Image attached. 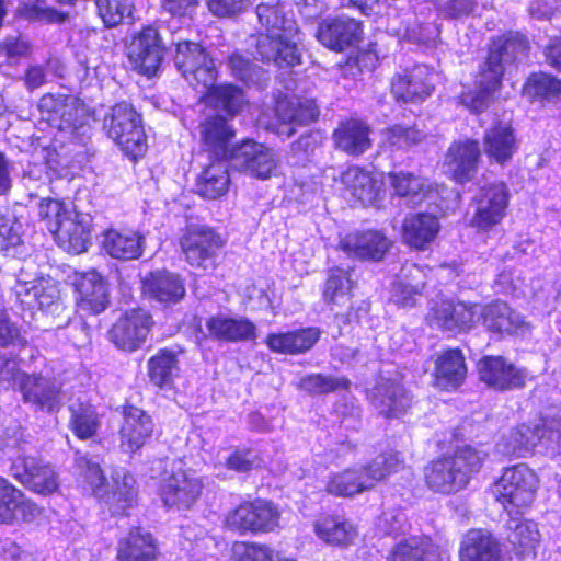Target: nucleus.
<instances>
[{
	"instance_id": "f257e3e1",
	"label": "nucleus",
	"mask_w": 561,
	"mask_h": 561,
	"mask_svg": "<svg viewBox=\"0 0 561 561\" xmlns=\"http://www.w3.org/2000/svg\"><path fill=\"white\" fill-rule=\"evenodd\" d=\"M525 48L526 41L512 32L493 36L486 46L485 56L473 75V88L460 92L459 103L472 114L483 113L503 89L505 64L514 61L519 50Z\"/></svg>"
},
{
	"instance_id": "f03ea898",
	"label": "nucleus",
	"mask_w": 561,
	"mask_h": 561,
	"mask_svg": "<svg viewBox=\"0 0 561 561\" xmlns=\"http://www.w3.org/2000/svg\"><path fill=\"white\" fill-rule=\"evenodd\" d=\"M486 454L465 444L431 459L423 468L425 486L433 493L454 495L466 490L483 468Z\"/></svg>"
},
{
	"instance_id": "7ed1b4c3",
	"label": "nucleus",
	"mask_w": 561,
	"mask_h": 561,
	"mask_svg": "<svg viewBox=\"0 0 561 561\" xmlns=\"http://www.w3.org/2000/svg\"><path fill=\"white\" fill-rule=\"evenodd\" d=\"M539 485L537 472L519 462L504 467L489 490L494 502L508 515H523L535 503Z\"/></svg>"
},
{
	"instance_id": "20e7f679",
	"label": "nucleus",
	"mask_w": 561,
	"mask_h": 561,
	"mask_svg": "<svg viewBox=\"0 0 561 561\" xmlns=\"http://www.w3.org/2000/svg\"><path fill=\"white\" fill-rule=\"evenodd\" d=\"M106 136L131 162L145 157L148 138L141 114L128 102H116L104 118Z\"/></svg>"
},
{
	"instance_id": "39448f33",
	"label": "nucleus",
	"mask_w": 561,
	"mask_h": 561,
	"mask_svg": "<svg viewBox=\"0 0 561 561\" xmlns=\"http://www.w3.org/2000/svg\"><path fill=\"white\" fill-rule=\"evenodd\" d=\"M282 511L273 500L253 497L240 501L224 516L225 530L238 536H259L280 529Z\"/></svg>"
},
{
	"instance_id": "423d86ee",
	"label": "nucleus",
	"mask_w": 561,
	"mask_h": 561,
	"mask_svg": "<svg viewBox=\"0 0 561 561\" xmlns=\"http://www.w3.org/2000/svg\"><path fill=\"white\" fill-rule=\"evenodd\" d=\"M38 217L45 224L54 240L66 252L81 254L90 245V229L71 217L64 201L44 197L38 203Z\"/></svg>"
},
{
	"instance_id": "0eeeda50",
	"label": "nucleus",
	"mask_w": 561,
	"mask_h": 561,
	"mask_svg": "<svg viewBox=\"0 0 561 561\" xmlns=\"http://www.w3.org/2000/svg\"><path fill=\"white\" fill-rule=\"evenodd\" d=\"M178 244L184 261L192 268L214 271L220 264L227 241L209 225L188 224L182 229Z\"/></svg>"
},
{
	"instance_id": "6e6552de",
	"label": "nucleus",
	"mask_w": 561,
	"mask_h": 561,
	"mask_svg": "<svg viewBox=\"0 0 561 561\" xmlns=\"http://www.w3.org/2000/svg\"><path fill=\"white\" fill-rule=\"evenodd\" d=\"M38 112L60 131H77L94 118V111L80 98L64 93H44Z\"/></svg>"
},
{
	"instance_id": "1a4fd4ad",
	"label": "nucleus",
	"mask_w": 561,
	"mask_h": 561,
	"mask_svg": "<svg viewBox=\"0 0 561 561\" xmlns=\"http://www.w3.org/2000/svg\"><path fill=\"white\" fill-rule=\"evenodd\" d=\"M156 321L145 307L136 306L121 312L107 331V340L125 353L142 348L151 335Z\"/></svg>"
},
{
	"instance_id": "9d476101",
	"label": "nucleus",
	"mask_w": 561,
	"mask_h": 561,
	"mask_svg": "<svg viewBox=\"0 0 561 561\" xmlns=\"http://www.w3.org/2000/svg\"><path fill=\"white\" fill-rule=\"evenodd\" d=\"M228 162L236 171L261 181L276 176L279 169V160L274 149L250 137L234 144Z\"/></svg>"
},
{
	"instance_id": "9b49d317",
	"label": "nucleus",
	"mask_w": 561,
	"mask_h": 561,
	"mask_svg": "<svg viewBox=\"0 0 561 561\" xmlns=\"http://www.w3.org/2000/svg\"><path fill=\"white\" fill-rule=\"evenodd\" d=\"M354 267L333 265L325 270V276L321 284V300L328 309L350 321L358 318V308L354 307V290L357 280L353 278Z\"/></svg>"
},
{
	"instance_id": "f8f14e48",
	"label": "nucleus",
	"mask_w": 561,
	"mask_h": 561,
	"mask_svg": "<svg viewBox=\"0 0 561 561\" xmlns=\"http://www.w3.org/2000/svg\"><path fill=\"white\" fill-rule=\"evenodd\" d=\"M121 424L117 431L118 447L122 453L133 456L149 445L156 434L152 415L129 400L117 409Z\"/></svg>"
},
{
	"instance_id": "ddd939ff",
	"label": "nucleus",
	"mask_w": 561,
	"mask_h": 561,
	"mask_svg": "<svg viewBox=\"0 0 561 561\" xmlns=\"http://www.w3.org/2000/svg\"><path fill=\"white\" fill-rule=\"evenodd\" d=\"M474 211L470 226L478 232H489L501 225L508 214L511 193L504 181L482 186L472 198Z\"/></svg>"
},
{
	"instance_id": "4468645a",
	"label": "nucleus",
	"mask_w": 561,
	"mask_h": 561,
	"mask_svg": "<svg viewBox=\"0 0 561 561\" xmlns=\"http://www.w3.org/2000/svg\"><path fill=\"white\" fill-rule=\"evenodd\" d=\"M174 64L195 90L216 81L218 71L210 54L199 43L180 41L175 45Z\"/></svg>"
},
{
	"instance_id": "2eb2a0df",
	"label": "nucleus",
	"mask_w": 561,
	"mask_h": 561,
	"mask_svg": "<svg viewBox=\"0 0 561 561\" xmlns=\"http://www.w3.org/2000/svg\"><path fill=\"white\" fill-rule=\"evenodd\" d=\"M71 287L76 312L99 316L111 304L107 280L95 268L73 272Z\"/></svg>"
},
{
	"instance_id": "dca6fc26",
	"label": "nucleus",
	"mask_w": 561,
	"mask_h": 561,
	"mask_svg": "<svg viewBox=\"0 0 561 561\" xmlns=\"http://www.w3.org/2000/svg\"><path fill=\"white\" fill-rule=\"evenodd\" d=\"M427 324L454 334L468 333L479 321L477 302L454 299L436 301L426 316Z\"/></svg>"
},
{
	"instance_id": "f3484780",
	"label": "nucleus",
	"mask_w": 561,
	"mask_h": 561,
	"mask_svg": "<svg viewBox=\"0 0 561 561\" xmlns=\"http://www.w3.org/2000/svg\"><path fill=\"white\" fill-rule=\"evenodd\" d=\"M199 146L208 159L229 160L237 141V129L230 118L220 113L205 116L198 123Z\"/></svg>"
},
{
	"instance_id": "a211bd4d",
	"label": "nucleus",
	"mask_w": 561,
	"mask_h": 561,
	"mask_svg": "<svg viewBox=\"0 0 561 561\" xmlns=\"http://www.w3.org/2000/svg\"><path fill=\"white\" fill-rule=\"evenodd\" d=\"M45 515V508L28 497L7 478L0 476V524H34Z\"/></svg>"
},
{
	"instance_id": "6ab92c4d",
	"label": "nucleus",
	"mask_w": 561,
	"mask_h": 561,
	"mask_svg": "<svg viewBox=\"0 0 561 561\" xmlns=\"http://www.w3.org/2000/svg\"><path fill=\"white\" fill-rule=\"evenodd\" d=\"M481 156L478 139L465 138L451 141L443 160L446 176L458 185L472 182L478 174Z\"/></svg>"
},
{
	"instance_id": "aec40b11",
	"label": "nucleus",
	"mask_w": 561,
	"mask_h": 561,
	"mask_svg": "<svg viewBox=\"0 0 561 561\" xmlns=\"http://www.w3.org/2000/svg\"><path fill=\"white\" fill-rule=\"evenodd\" d=\"M478 379L485 387L505 392L526 386V371L503 355H483L476 365Z\"/></svg>"
},
{
	"instance_id": "412c9836",
	"label": "nucleus",
	"mask_w": 561,
	"mask_h": 561,
	"mask_svg": "<svg viewBox=\"0 0 561 561\" xmlns=\"http://www.w3.org/2000/svg\"><path fill=\"white\" fill-rule=\"evenodd\" d=\"M316 37L325 48L334 53H343L362 43L364 23L347 15L329 16L319 22Z\"/></svg>"
},
{
	"instance_id": "4be33fe9",
	"label": "nucleus",
	"mask_w": 561,
	"mask_h": 561,
	"mask_svg": "<svg viewBox=\"0 0 561 561\" xmlns=\"http://www.w3.org/2000/svg\"><path fill=\"white\" fill-rule=\"evenodd\" d=\"M204 483L185 470L171 472L159 484L158 494L168 510H191L203 494Z\"/></svg>"
},
{
	"instance_id": "5701e85b",
	"label": "nucleus",
	"mask_w": 561,
	"mask_h": 561,
	"mask_svg": "<svg viewBox=\"0 0 561 561\" xmlns=\"http://www.w3.org/2000/svg\"><path fill=\"white\" fill-rule=\"evenodd\" d=\"M12 477L28 491L49 496L59 490V477L53 466L41 458L21 456L11 463Z\"/></svg>"
},
{
	"instance_id": "b1692460",
	"label": "nucleus",
	"mask_w": 561,
	"mask_h": 561,
	"mask_svg": "<svg viewBox=\"0 0 561 561\" xmlns=\"http://www.w3.org/2000/svg\"><path fill=\"white\" fill-rule=\"evenodd\" d=\"M392 244V240L383 231L363 229L346 233L340 239L337 249L350 259L378 263L386 257Z\"/></svg>"
},
{
	"instance_id": "393cba45",
	"label": "nucleus",
	"mask_w": 561,
	"mask_h": 561,
	"mask_svg": "<svg viewBox=\"0 0 561 561\" xmlns=\"http://www.w3.org/2000/svg\"><path fill=\"white\" fill-rule=\"evenodd\" d=\"M434 90L432 72L420 65L394 73L389 83L393 100L402 104H421L433 94Z\"/></svg>"
},
{
	"instance_id": "a878e982",
	"label": "nucleus",
	"mask_w": 561,
	"mask_h": 561,
	"mask_svg": "<svg viewBox=\"0 0 561 561\" xmlns=\"http://www.w3.org/2000/svg\"><path fill=\"white\" fill-rule=\"evenodd\" d=\"M483 151L490 164L506 167L519 150L517 133L511 122L494 121L482 137Z\"/></svg>"
},
{
	"instance_id": "bb28decb",
	"label": "nucleus",
	"mask_w": 561,
	"mask_h": 561,
	"mask_svg": "<svg viewBox=\"0 0 561 561\" xmlns=\"http://www.w3.org/2000/svg\"><path fill=\"white\" fill-rule=\"evenodd\" d=\"M468 365L462 350L448 347L434 358L432 386L440 392H455L466 382Z\"/></svg>"
},
{
	"instance_id": "cd10ccee",
	"label": "nucleus",
	"mask_w": 561,
	"mask_h": 561,
	"mask_svg": "<svg viewBox=\"0 0 561 561\" xmlns=\"http://www.w3.org/2000/svg\"><path fill=\"white\" fill-rule=\"evenodd\" d=\"M252 56L263 64L291 68L301 62L297 45L285 34L257 33L254 35Z\"/></svg>"
},
{
	"instance_id": "c85d7f7f",
	"label": "nucleus",
	"mask_w": 561,
	"mask_h": 561,
	"mask_svg": "<svg viewBox=\"0 0 561 561\" xmlns=\"http://www.w3.org/2000/svg\"><path fill=\"white\" fill-rule=\"evenodd\" d=\"M185 353L183 346L158 348L147 360V377L149 383L158 390H173L181 375L180 357Z\"/></svg>"
},
{
	"instance_id": "c756f323",
	"label": "nucleus",
	"mask_w": 561,
	"mask_h": 561,
	"mask_svg": "<svg viewBox=\"0 0 561 561\" xmlns=\"http://www.w3.org/2000/svg\"><path fill=\"white\" fill-rule=\"evenodd\" d=\"M161 557L158 538L142 526H133L117 539L116 561H159Z\"/></svg>"
},
{
	"instance_id": "7c9ffc66",
	"label": "nucleus",
	"mask_w": 561,
	"mask_h": 561,
	"mask_svg": "<svg viewBox=\"0 0 561 561\" xmlns=\"http://www.w3.org/2000/svg\"><path fill=\"white\" fill-rule=\"evenodd\" d=\"M479 320L488 332L500 337L517 335L529 329L524 317L500 299L479 306Z\"/></svg>"
},
{
	"instance_id": "2f4dec72",
	"label": "nucleus",
	"mask_w": 561,
	"mask_h": 561,
	"mask_svg": "<svg viewBox=\"0 0 561 561\" xmlns=\"http://www.w3.org/2000/svg\"><path fill=\"white\" fill-rule=\"evenodd\" d=\"M392 195L413 204H422L439 195L443 184L431 182L427 178L408 170H391L387 173Z\"/></svg>"
},
{
	"instance_id": "473e14b6",
	"label": "nucleus",
	"mask_w": 561,
	"mask_h": 561,
	"mask_svg": "<svg viewBox=\"0 0 561 561\" xmlns=\"http://www.w3.org/2000/svg\"><path fill=\"white\" fill-rule=\"evenodd\" d=\"M503 558L500 538L486 528H470L459 541L458 561H503Z\"/></svg>"
},
{
	"instance_id": "72a5a7b5",
	"label": "nucleus",
	"mask_w": 561,
	"mask_h": 561,
	"mask_svg": "<svg viewBox=\"0 0 561 561\" xmlns=\"http://www.w3.org/2000/svg\"><path fill=\"white\" fill-rule=\"evenodd\" d=\"M439 231V219L430 211L409 214L401 222L402 243L417 252L428 250L437 239Z\"/></svg>"
},
{
	"instance_id": "f704fd0d",
	"label": "nucleus",
	"mask_w": 561,
	"mask_h": 561,
	"mask_svg": "<svg viewBox=\"0 0 561 561\" xmlns=\"http://www.w3.org/2000/svg\"><path fill=\"white\" fill-rule=\"evenodd\" d=\"M369 124L358 117H346L332 131L335 149L352 157H359L373 147Z\"/></svg>"
},
{
	"instance_id": "c9c22d12",
	"label": "nucleus",
	"mask_w": 561,
	"mask_h": 561,
	"mask_svg": "<svg viewBox=\"0 0 561 561\" xmlns=\"http://www.w3.org/2000/svg\"><path fill=\"white\" fill-rule=\"evenodd\" d=\"M163 53L164 47L158 30L147 25L139 31L129 58L139 73L151 78L162 64Z\"/></svg>"
},
{
	"instance_id": "e433bc0d",
	"label": "nucleus",
	"mask_w": 561,
	"mask_h": 561,
	"mask_svg": "<svg viewBox=\"0 0 561 561\" xmlns=\"http://www.w3.org/2000/svg\"><path fill=\"white\" fill-rule=\"evenodd\" d=\"M313 533L323 543L346 549L358 537L357 526L342 514L320 513L312 524Z\"/></svg>"
},
{
	"instance_id": "4c0bfd02",
	"label": "nucleus",
	"mask_w": 561,
	"mask_h": 561,
	"mask_svg": "<svg viewBox=\"0 0 561 561\" xmlns=\"http://www.w3.org/2000/svg\"><path fill=\"white\" fill-rule=\"evenodd\" d=\"M141 294L163 306L180 302L186 294L184 279L167 270L149 272L141 279Z\"/></svg>"
},
{
	"instance_id": "58836bf2",
	"label": "nucleus",
	"mask_w": 561,
	"mask_h": 561,
	"mask_svg": "<svg viewBox=\"0 0 561 561\" xmlns=\"http://www.w3.org/2000/svg\"><path fill=\"white\" fill-rule=\"evenodd\" d=\"M23 401L37 410L53 412L60 407L61 389L50 378L23 373L20 378Z\"/></svg>"
},
{
	"instance_id": "ea45409f",
	"label": "nucleus",
	"mask_w": 561,
	"mask_h": 561,
	"mask_svg": "<svg viewBox=\"0 0 561 561\" xmlns=\"http://www.w3.org/2000/svg\"><path fill=\"white\" fill-rule=\"evenodd\" d=\"M205 325L208 336L217 342L240 343L257 337L255 323L245 317L213 314L206 319Z\"/></svg>"
},
{
	"instance_id": "a19ab883",
	"label": "nucleus",
	"mask_w": 561,
	"mask_h": 561,
	"mask_svg": "<svg viewBox=\"0 0 561 561\" xmlns=\"http://www.w3.org/2000/svg\"><path fill=\"white\" fill-rule=\"evenodd\" d=\"M317 327H305L284 332H271L265 336L267 348L282 355H301L309 352L320 340Z\"/></svg>"
},
{
	"instance_id": "79ce46f5",
	"label": "nucleus",
	"mask_w": 561,
	"mask_h": 561,
	"mask_svg": "<svg viewBox=\"0 0 561 561\" xmlns=\"http://www.w3.org/2000/svg\"><path fill=\"white\" fill-rule=\"evenodd\" d=\"M386 561H442V556L431 536L411 535L390 547Z\"/></svg>"
},
{
	"instance_id": "37998d69",
	"label": "nucleus",
	"mask_w": 561,
	"mask_h": 561,
	"mask_svg": "<svg viewBox=\"0 0 561 561\" xmlns=\"http://www.w3.org/2000/svg\"><path fill=\"white\" fill-rule=\"evenodd\" d=\"M227 160L209 159L195 181V193L205 201H218L227 195L230 184V171Z\"/></svg>"
},
{
	"instance_id": "c03bdc74",
	"label": "nucleus",
	"mask_w": 561,
	"mask_h": 561,
	"mask_svg": "<svg viewBox=\"0 0 561 561\" xmlns=\"http://www.w3.org/2000/svg\"><path fill=\"white\" fill-rule=\"evenodd\" d=\"M274 112L279 125H291L286 131L288 137L296 133V126L316 123L320 115L316 100L306 98L296 101L279 99L275 103Z\"/></svg>"
},
{
	"instance_id": "a18cd8bd",
	"label": "nucleus",
	"mask_w": 561,
	"mask_h": 561,
	"mask_svg": "<svg viewBox=\"0 0 561 561\" xmlns=\"http://www.w3.org/2000/svg\"><path fill=\"white\" fill-rule=\"evenodd\" d=\"M145 238L137 230L108 228L103 233L102 248L113 259L133 261L142 255Z\"/></svg>"
},
{
	"instance_id": "49530a36",
	"label": "nucleus",
	"mask_w": 561,
	"mask_h": 561,
	"mask_svg": "<svg viewBox=\"0 0 561 561\" xmlns=\"http://www.w3.org/2000/svg\"><path fill=\"white\" fill-rule=\"evenodd\" d=\"M203 89L205 91L199 101L211 108L221 110L222 115L230 119L236 117L247 103L244 90L232 82L214 81Z\"/></svg>"
},
{
	"instance_id": "de8ad7c7",
	"label": "nucleus",
	"mask_w": 561,
	"mask_h": 561,
	"mask_svg": "<svg viewBox=\"0 0 561 561\" xmlns=\"http://www.w3.org/2000/svg\"><path fill=\"white\" fill-rule=\"evenodd\" d=\"M371 403L386 419L399 417L410 408L408 391L392 379H385L374 387Z\"/></svg>"
},
{
	"instance_id": "09e8293b",
	"label": "nucleus",
	"mask_w": 561,
	"mask_h": 561,
	"mask_svg": "<svg viewBox=\"0 0 561 561\" xmlns=\"http://www.w3.org/2000/svg\"><path fill=\"white\" fill-rule=\"evenodd\" d=\"M368 491L379 483L387 481L391 476L404 470L405 459L401 451L383 450L369 461L359 465Z\"/></svg>"
},
{
	"instance_id": "8fccbe9b",
	"label": "nucleus",
	"mask_w": 561,
	"mask_h": 561,
	"mask_svg": "<svg viewBox=\"0 0 561 561\" xmlns=\"http://www.w3.org/2000/svg\"><path fill=\"white\" fill-rule=\"evenodd\" d=\"M341 182L345 191L363 205H371L380 199L377 180L373 172L364 167H347L341 173Z\"/></svg>"
},
{
	"instance_id": "3c124183",
	"label": "nucleus",
	"mask_w": 561,
	"mask_h": 561,
	"mask_svg": "<svg viewBox=\"0 0 561 561\" xmlns=\"http://www.w3.org/2000/svg\"><path fill=\"white\" fill-rule=\"evenodd\" d=\"M523 95L530 102L551 103L561 100V78L546 72H530L522 87Z\"/></svg>"
},
{
	"instance_id": "603ef678",
	"label": "nucleus",
	"mask_w": 561,
	"mask_h": 561,
	"mask_svg": "<svg viewBox=\"0 0 561 561\" xmlns=\"http://www.w3.org/2000/svg\"><path fill=\"white\" fill-rule=\"evenodd\" d=\"M324 492L334 497L352 499L368 492L359 465L350 466L328 476Z\"/></svg>"
},
{
	"instance_id": "864d4df0",
	"label": "nucleus",
	"mask_w": 561,
	"mask_h": 561,
	"mask_svg": "<svg viewBox=\"0 0 561 561\" xmlns=\"http://www.w3.org/2000/svg\"><path fill=\"white\" fill-rule=\"evenodd\" d=\"M508 530L506 540L512 552L518 559L535 558L541 538L538 524L533 519L522 518L514 526H510Z\"/></svg>"
},
{
	"instance_id": "5fc2aeb1",
	"label": "nucleus",
	"mask_w": 561,
	"mask_h": 561,
	"mask_svg": "<svg viewBox=\"0 0 561 561\" xmlns=\"http://www.w3.org/2000/svg\"><path fill=\"white\" fill-rule=\"evenodd\" d=\"M68 427L79 440L95 437L101 427V416L96 408L89 401H79L69 407Z\"/></svg>"
},
{
	"instance_id": "6e6d98bb",
	"label": "nucleus",
	"mask_w": 561,
	"mask_h": 561,
	"mask_svg": "<svg viewBox=\"0 0 561 561\" xmlns=\"http://www.w3.org/2000/svg\"><path fill=\"white\" fill-rule=\"evenodd\" d=\"M351 380L345 377H333L321 373H311L300 378L298 387L311 396H325L336 391H350Z\"/></svg>"
},
{
	"instance_id": "4d7b16f0",
	"label": "nucleus",
	"mask_w": 561,
	"mask_h": 561,
	"mask_svg": "<svg viewBox=\"0 0 561 561\" xmlns=\"http://www.w3.org/2000/svg\"><path fill=\"white\" fill-rule=\"evenodd\" d=\"M256 14L261 25L270 34L293 35L297 28L295 22L287 18L280 4L260 3L256 7Z\"/></svg>"
},
{
	"instance_id": "13d9d810",
	"label": "nucleus",
	"mask_w": 561,
	"mask_h": 561,
	"mask_svg": "<svg viewBox=\"0 0 561 561\" xmlns=\"http://www.w3.org/2000/svg\"><path fill=\"white\" fill-rule=\"evenodd\" d=\"M379 62V50L376 42H370L366 47L358 49L353 55H347L339 64L341 70H344V75L347 72L351 75L360 73L364 70H373Z\"/></svg>"
},
{
	"instance_id": "bf43d9fd",
	"label": "nucleus",
	"mask_w": 561,
	"mask_h": 561,
	"mask_svg": "<svg viewBox=\"0 0 561 561\" xmlns=\"http://www.w3.org/2000/svg\"><path fill=\"white\" fill-rule=\"evenodd\" d=\"M96 11L105 27H114L130 16L134 4L131 0H95Z\"/></svg>"
},
{
	"instance_id": "052dcab7",
	"label": "nucleus",
	"mask_w": 561,
	"mask_h": 561,
	"mask_svg": "<svg viewBox=\"0 0 561 561\" xmlns=\"http://www.w3.org/2000/svg\"><path fill=\"white\" fill-rule=\"evenodd\" d=\"M103 502L112 515H127V511L136 504V492L133 488L126 485H116L113 490H104L101 497H96Z\"/></svg>"
},
{
	"instance_id": "680f3d73",
	"label": "nucleus",
	"mask_w": 561,
	"mask_h": 561,
	"mask_svg": "<svg viewBox=\"0 0 561 561\" xmlns=\"http://www.w3.org/2000/svg\"><path fill=\"white\" fill-rule=\"evenodd\" d=\"M28 341L23 329L13 321L3 308H0V348L25 350Z\"/></svg>"
},
{
	"instance_id": "e2e57ef3",
	"label": "nucleus",
	"mask_w": 561,
	"mask_h": 561,
	"mask_svg": "<svg viewBox=\"0 0 561 561\" xmlns=\"http://www.w3.org/2000/svg\"><path fill=\"white\" fill-rule=\"evenodd\" d=\"M76 468L94 497H101V492L106 484V476L101 466L87 456L76 458Z\"/></svg>"
},
{
	"instance_id": "0e129e2a",
	"label": "nucleus",
	"mask_w": 561,
	"mask_h": 561,
	"mask_svg": "<svg viewBox=\"0 0 561 561\" xmlns=\"http://www.w3.org/2000/svg\"><path fill=\"white\" fill-rule=\"evenodd\" d=\"M389 147L405 148L421 142L422 134L415 125L393 124L382 130Z\"/></svg>"
},
{
	"instance_id": "69168bd1",
	"label": "nucleus",
	"mask_w": 561,
	"mask_h": 561,
	"mask_svg": "<svg viewBox=\"0 0 561 561\" xmlns=\"http://www.w3.org/2000/svg\"><path fill=\"white\" fill-rule=\"evenodd\" d=\"M232 561H273V550L265 543L234 541L231 547Z\"/></svg>"
},
{
	"instance_id": "338daca9",
	"label": "nucleus",
	"mask_w": 561,
	"mask_h": 561,
	"mask_svg": "<svg viewBox=\"0 0 561 561\" xmlns=\"http://www.w3.org/2000/svg\"><path fill=\"white\" fill-rule=\"evenodd\" d=\"M19 15L28 21L60 22L64 15L56 9L46 7L45 0L22 2L18 9Z\"/></svg>"
},
{
	"instance_id": "774afa93",
	"label": "nucleus",
	"mask_w": 561,
	"mask_h": 561,
	"mask_svg": "<svg viewBox=\"0 0 561 561\" xmlns=\"http://www.w3.org/2000/svg\"><path fill=\"white\" fill-rule=\"evenodd\" d=\"M257 457L253 456L251 448H236L225 460V467L228 470L247 473L253 470Z\"/></svg>"
}]
</instances>
